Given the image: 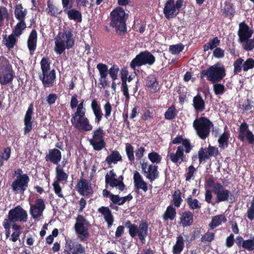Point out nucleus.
<instances>
[{"instance_id":"22","label":"nucleus","mask_w":254,"mask_h":254,"mask_svg":"<svg viewBox=\"0 0 254 254\" xmlns=\"http://www.w3.org/2000/svg\"><path fill=\"white\" fill-rule=\"evenodd\" d=\"M91 108L95 116V123L99 124L101 122L104 115L102 111L100 102L97 99L94 98L92 100Z\"/></svg>"},{"instance_id":"25","label":"nucleus","mask_w":254,"mask_h":254,"mask_svg":"<svg viewBox=\"0 0 254 254\" xmlns=\"http://www.w3.org/2000/svg\"><path fill=\"white\" fill-rule=\"evenodd\" d=\"M133 183L135 189L139 190H142L144 192L148 190L147 184L145 182L140 173L135 171L133 173Z\"/></svg>"},{"instance_id":"53","label":"nucleus","mask_w":254,"mask_h":254,"mask_svg":"<svg viewBox=\"0 0 254 254\" xmlns=\"http://www.w3.org/2000/svg\"><path fill=\"white\" fill-rule=\"evenodd\" d=\"M177 111L174 105L169 107L164 114L165 119L168 120H172L177 115Z\"/></svg>"},{"instance_id":"21","label":"nucleus","mask_w":254,"mask_h":254,"mask_svg":"<svg viewBox=\"0 0 254 254\" xmlns=\"http://www.w3.org/2000/svg\"><path fill=\"white\" fill-rule=\"evenodd\" d=\"M235 243L239 249L243 248L249 252L254 251V236L252 239L244 240L241 236H238Z\"/></svg>"},{"instance_id":"9","label":"nucleus","mask_w":254,"mask_h":254,"mask_svg":"<svg viewBox=\"0 0 254 254\" xmlns=\"http://www.w3.org/2000/svg\"><path fill=\"white\" fill-rule=\"evenodd\" d=\"M90 225L88 221L81 215H78L76 218L74 230L78 238L81 242H85L89 237L88 227Z\"/></svg>"},{"instance_id":"38","label":"nucleus","mask_w":254,"mask_h":254,"mask_svg":"<svg viewBox=\"0 0 254 254\" xmlns=\"http://www.w3.org/2000/svg\"><path fill=\"white\" fill-rule=\"evenodd\" d=\"M56 172V181L59 182H66L68 178V174L65 173L62 167L58 165L55 169Z\"/></svg>"},{"instance_id":"51","label":"nucleus","mask_w":254,"mask_h":254,"mask_svg":"<svg viewBox=\"0 0 254 254\" xmlns=\"http://www.w3.org/2000/svg\"><path fill=\"white\" fill-rule=\"evenodd\" d=\"M9 18V14L7 8L3 6L0 7V30H1L3 26H4V20L6 19L8 20Z\"/></svg>"},{"instance_id":"59","label":"nucleus","mask_w":254,"mask_h":254,"mask_svg":"<svg viewBox=\"0 0 254 254\" xmlns=\"http://www.w3.org/2000/svg\"><path fill=\"white\" fill-rule=\"evenodd\" d=\"M148 158L152 163L159 164L162 160L161 156L155 151L149 153Z\"/></svg>"},{"instance_id":"57","label":"nucleus","mask_w":254,"mask_h":254,"mask_svg":"<svg viewBox=\"0 0 254 254\" xmlns=\"http://www.w3.org/2000/svg\"><path fill=\"white\" fill-rule=\"evenodd\" d=\"M90 144L92 146L93 149L96 151H100L106 146L104 140L99 141L89 140Z\"/></svg>"},{"instance_id":"4","label":"nucleus","mask_w":254,"mask_h":254,"mask_svg":"<svg viewBox=\"0 0 254 254\" xmlns=\"http://www.w3.org/2000/svg\"><path fill=\"white\" fill-rule=\"evenodd\" d=\"M206 184L209 188H213V193L216 195V203L228 201L229 198L232 200L234 197V194L229 190L225 189L221 183L215 182L212 178L208 179Z\"/></svg>"},{"instance_id":"39","label":"nucleus","mask_w":254,"mask_h":254,"mask_svg":"<svg viewBox=\"0 0 254 254\" xmlns=\"http://www.w3.org/2000/svg\"><path fill=\"white\" fill-rule=\"evenodd\" d=\"M176 209L172 205H169L162 215V219L164 221L168 220H173L176 216Z\"/></svg>"},{"instance_id":"42","label":"nucleus","mask_w":254,"mask_h":254,"mask_svg":"<svg viewBox=\"0 0 254 254\" xmlns=\"http://www.w3.org/2000/svg\"><path fill=\"white\" fill-rule=\"evenodd\" d=\"M172 202L177 208L180 207L183 199L182 198V192L179 189L175 190L172 195Z\"/></svg>"},{"instance_id":"32","label":"nucleus","mask_w":254,"mask_h":254,"mask_svg":"<svg viewBox=\"0 0 254 254\" xmlns=\"http://www.w3.org/2000/svg\"><path fill=\"white\" fill-rule=\"evenodd\" d=\"M172 142L174 144L182 143L186 153H190L192 148V146L191 145L190 140L188 139H184L181 135H177Z\"/></svg>"},{"instance_id":"46","label":"nucleus","mask_w":254,"mask_h":254,"mask_svg":"<svg viewBox=\"0 0 254 254\" xmlns=\"http://www.w3.org/2000/svg\"><path fill=\"white\" fill-rule=\"evenodd\" d=\"M26 28L25 21H19L15 26L12 30V34L16 37H19L22 34L23 30Z\"/></svg>"},{"instance_id":"64","label":"nucleus","mask_w":254,"mask_h":254,"mask_svg":"<svg viewBox=\"0 0 254 254\" xmlns=\"http://www.w3.org/2000/svg\"><path fill=\"white\" fill-rule=\"evenodd\" d=\"M196 172V169L193 165H190L188 168V171L185 174L186 181H190L191 179H193L194 174Z\"/></svg>"},{"instance_id":"8","label":"nucleus","mask_w":254,"mask_h":254,"mask_svg":"<svg viewBox=\"0 0 254 254\" xmlns=\"http://www.w3.org/2000/svg\"><path fill=\"white\" fill-rule=\"evenodd\" d=\"M185 5V0H167L163 8L165 17L167 19L176 17Z\"/></svg>"},{"instance_id":"44","label":"nucleus","mask_w":254,"mask_h":254,"mask_svg":"<svg viewBox=\"0 0 254 254\" xmlns=\"http://www.w3.org/2000/svg\"><path fill=\"white\" fill-rule=\"evenodd\" d=\"M46 10L48 14L55 17L57 16L58 14H61L62 12V10L59 11L58 7L53 4V1L51 0L47 1V8Z\"/></svg>"},{"instance_id":"31","label":"nucleus","mask_w":254,"mask_h":254,"mask_svg":"<svg viewBox=\"0 0 254 254\" xmlns=\"http://www.w3.org/2000/svg\"><path fill=\"white\" fill-rule=\"evenodd\" d=\"M145 85L151 92L155 93L159 90V83L154 74H150L146 77Z\"/></svg>"},{"instance_id":"27","label":"nucleus","mask_w":254,"mask_h":254,"mask_svg":"<svg viewBox=\"0 0 254 254\" xmlns=\"http://www.w3.org/2000/svg\"><path fill=\"white\" fill-rule=\"evenodd\" d=\"M72 125L77 130L83 132L91 131L93 128V126L90 124V121L87 117Z\"/></svg>"},{"instance_id":"20","label":"nucleus","mask_w":254,"mask_h":254,"mask_svg":"<svg viewBox=\"0 0 254 254\" xmlns=\"http://www.w3.org/2000/svg\"><path fill=\"white\" fill-rule=\"evenodd\" d=\"M30 204V212L32 217L35 219L40 217L45 208L44 200L42 198H38L35 200L34 204Z\"/></svg>"},{"instance_id":"2","label":"nucleus","mask_w":254,"mask_h":254,"mask_svg":"<svg viewBox=\"0 0 254 254\" xmlns=\"http://www.w3.org/2000/svg\"><path fill=\"white\" fill-rule=\"evenodd\" d=\"M110 26L115 28L120 35H124L127 32V18L124 9L121 7L116 8L110 13Z\"/></svg>"},{"instance_id":"11","label":"nucleus","mask_w":254,"mask_h":254,"mask_svg":"<svg viewBox=\"0 0 254 254\" xmlns=\"http://www.w3.org/2000/svg\"><path fill=\"white\" fill-rule=\"evenodd\" d=\"M27 216L26 211L19 205L10 210L8 214V217L12 221V223L25 222L27 220Z\"/></svg>"},{"instance_id":"30","label":"nucleus","mask_w":254,"mask_h":254,"mask_svg":"<svg viewBox=\"0 0 254 254\" xmlns=\"http://www.w3.org/2000/svg\"><path fill=\"white\" fill-rule=\"evenodd\" d=\"M192 105L196 112H201L205 109V103L200 93L193 97Z\"/></svg>"},{"instance_id":"35","label":"nucleus","mask_w":254,"mask_h":254,"mask_svg":"<svg viewBox=\"0 0 254 254\" xmlns=\"http://www.w3.org/2000/svg\"><path fill=\"white\" fill-rule=\"evenodd\" d=\"M180 220L183 227L190 226L193 221V215L190 211H184L182 212Z\"/></svg>"},{"instance_id":"6","label":"nucleus","mask_w":254,"mask_h":254,"mask_svg":"<svg viewBox=\"0 0 254 254\" xmlns=\"http://www.w3.org/2000/svg\"><path fill=\"white\" fill-rule=\"evenodd\" d=\"M213 127V123L204 117L197 118L193 122V127L196 134L203 140L205 139L209 135L210 129Z\"/></svg>"},{"instance_id":"18","label":"nucleus","mask_w":254,"mask_h":254,"mask_svg":"<svg viewBox=\"0 0 254 254\" xmlns=\"http://www.w3.org/2000/svg\"><path fill=\"white\" fill-rule=\"evenodd\" d=\"M253 33V30L245 22L240 23L237 34L238 42L245 41L248 38H251Z\"/></svg>"},{"instance_id":"58","label":"nucleus","mask_w":254,"mask_h":254,"mask_svg":"<svg viewBox=\"0 0 254 254\" xmlns=\"http://www.w3.org/2000/svg\"><path fill=\"white\" fill-rule=\"evenodd\" d=\"M213 89L215 94L216 95H222L226 91L225 86L223 84L218 83V82L213 83Z\"/></svg>"},{"instance_id":"7","label":"nucleus","mask_w":254,"mask_h":254,"mask_svg":"<svg viewBox=\"0 0 254 254\" xmlns=\"http://www.w3.org/2000/svg\"><path fill=\"white\" fill-rule=\"evenodd\" d=\"M219 154L218 149L216 146L210 144L207 147H201L198 151L197 155H193L191 157L192 163L198 159L199 164H203L206 162V160L210 159L211 157H216Z\"/></svg>"},{"instance_id":"1","label":"nucleus","mask_w":254,"mask_h":254,"mask_svg":"<svg viewBox=\"0 0 254 254\" xmlns=\"http://www.w3.org/2000/svg\"><path fill=\"white\" fill-rule=\"evenodd\" d=\"M74 43L72 30L70 28L64 29L63 32H59L55 38L54 51L61 55L66 49H71Z\"/></svg>"},{"instance_id":"10","label":"nucleus","mask_w":254,"mask_h":254,"mask_svg":"<svg viewBox=\"0 0 254 254\" xmlns=\"http://www.w3.org/2000/svg\"><path fill=\"white\" fill-rule=\"evenodd\" d=\"M155 62V58L153 55L146 50L140 52L132 59L130 63V67L135 69L136 67H140L143 65H151L154 64Z\"/></svg>"},{"instance_id":"63","label":"nucleus","mask_w":254,"mask_h":254,"mask_svg":"<svg viewBox=\"0 0 254 254\" xmlns=\"http://www.w3.org/2000/svg\"><path fill=\"white\" fill-rule=\"evenodd\" d=\"M247 216L248 219L251 221L254 220V195L250 202V206L247 210Z\"/></svg>"},{"instance_id":"3","label":"nucleus","mask_w":254,"mask_h":254,"mask_svg":"<svg viewBox=\"0 0 254 254\" xmlns=\"http://www.w3.org/2000/svg\"><path fill=\"white\" fill-rule=\"evenodd\" d=\"M219 63L209 66L206 69L202 70L200 73V77H206L208 81L212 83L219 82L226 76V70L222 65L220 66Z\"/></svg>"},{"instance_id":"5","label":"nucleus","mask_w":254,"mask_h":254,"mask_svg":"<svg viewBox=\"0 0 254 254\" xmlns=\"http://www.w3.org/2000/svg\"><path fill=\"white\" fill-rule=\"evenodd\" d=\"M125 226L128 229V233L131 238H134L138 236L142 243H145V238L148 234V225L146 221L141 220L138 226L135 224H132L130 221L127 220L125 223Z\"/></svg>"},{"instance_id":"55","label":"nucleus","mask_w":254,"mask_h":254,"mask_svg":"<svg viewBox=\"0 0 254 254\" xmlns=\"http://www.w3.org/2000/svg\"><path fill=\"white\" fill-rule=\"evenodd\" d=\"M104 130L101 127H99L93 131L92 138L89 140L99 141L104 140Z\"/></svg>"},{"instance_id":"24","label":"nucleus","mask_w":254,"mask_h":254,"mask_svg":"<svg viewBox=\"0 0 254 254\" xmlns=\"http://www.w3.org/2000/svg\"><path fill=\"white\" fill-rule=\"evenodd\" d=\"M97 68L99 70L100 76V84L105 88L108 85L107 76L109 73L108 66L106 64L99 63L97 65Z\"/></svg>"},{"instance_id":"56","label":"nucleus","mask_w":254,"mask_h":254,"mask_svg":"<svg viewBox=\"0 0 254 254\" xmlns=\"http://www.w3.org/2000/svg\"><path fill=\"white\" fill-rule=\"evenodd\" d=\"M184 45L180 43L176 45H172L169 46V51L172 55L179 54L184 49Z\"/></svg>"},{"instance_id":"23","label":"nucleus","mask_w":254,"mask_h":254,"mask_svg":"<svg viewBox=\"0 0 254 254\" xmlns=\"http://www.w3.org/2000/svg\"><path fill=\"white\" fill-rule=\"evenodd\" d=\"M62 159V153L60 150L57 148L50 149L48 153L46 155L45 160L50 161L54 164L59 165V162Z\"/></svg>"},{"instance_id":"29","label":"nucleus","mask_w":254,"mask_h":254,"mask_svg":"<svg viewBox=\"0 0 254 254\" xmlns=\"http://www.w3.org/2000/svg\"><path fill=\"white\" fill-rule=\"evenodd\" d=\"M64 12L67 14L69 20H73L78 23H80L82 20V15L81 12L75 8L64 9Z\"/></svg>"},{"instance_id":"61","label":"nucleus","mask_w":254,"mask_h":254,"mask_svg":"<svg viewBox=\"0 0 254 254\" xmlns=\"http://www.w3.org/2000/svg\"><path fill=\"white\" fill-rule=\"evenodd\" d=\"M254 68V59L252 58H248L243 62V71L247 72Z\"/></svg>"},{"instance_id":"14","label":"nucleus","mask_w":254,"mask_h":254,"mask_svg":"<svg viewBox=\"0 0 254 254\" xmlns=\"http://www.w3.org/2000/svg\"><path fill=\"white\" fill-rule=\"evenodd\" d=\"M76 188L79 193L84 196H92L94 192L90 182L82 177L79 180Z\"/></svg>"},{"instance_id":"12","label":"nucleus","mask_w":254,"mask_h":254,"mask_svg":"<svg viewBox=\"0 0 254 254\" xmlns=\"http://www.w3.org/2000/svg\"><path fill=\"white\" fill-rule=\"evenodd\" d=\"M30 178L28 176L16 178L12 182L11 187L14 191L22 194L27 190Z\"/></svg>"},{"instance_id":"62","label":"nucleus","mask_w":254,"mask_h":254,"mask_svg":"<svg viewBox=\"0 0 254 254\" xmlns=\"http://www.w3.org/2000/svg\"><path fill=\"white\" fill-rule=\"evenodd\" d=\"M119 71V66L117 64H114L109 69V74L113 81L118 78V74Z\"/></svg>"},{"instance_id":"48","label":"nucleus","mask_w":254,"mask_h":254,"mask_svg":"<svg viewBox=\"0 0 254 254\" xmlns=\"http://www.w3.org/2000/svg\"><path fill=\"white\" fill-rule=\"evenodd\" d=\"M230 137V132L229 131H224L218 138V142L219 146L221 148H224L225 146L227 147L228 145V140Z\"/></svg>"},{"instance_id":"43","label":"nucleus","mask_w":254,"mask_h":254,"mask_svg":"<svg viewBox=\"0 0 254 254\" xmlns=\"http://www.w3.org/2000/svg\"><path fill=\"white\" fill-rule=\"evenodd\" d=\"M86 113V111H85L76 110L71 116L70 122L71 124H75L76 123L87 117Z\"/></svg>"},{"instance_id":"45","label":"nucleus","mask_w":254,"mask_h":254,"mask_svg":"<svg viewBox=\"0 0 254 254\" xmlns=\"http://www.w3.org/2000/svg\"><path fill=\"white\" fill-rule=\"evenodd\" d=\"M220 41L217 37H214L203 46V51L206 52L209 50L216 48L220 44Z\"/></svg>"},{"instance_id":"60","label":"nucleus","mask_w":254,"mask_h":254,"mask_svg":"<svg viewBox=\"0 0 254 254\" xmlns=\"http://www.w3.org/2000/svg\"><path fill=\"white\" fill-rule=\"evenodd\" d=\"M50 59L48 57H44L40 62L41 69L42 72L49 71L50 69Z\"/></svg>"},{"instance_id":"50","label":"nucleus","mask_w":254,"mask_h":254,"mask_svg":"<svg viewBox=\"0 0 254 254\" xmlns=\"http://www.w3.org/2000/svg\"><path fill=\"white\" fill-rule=\"evenodd\" d=\"M245 51H253L254 49V39L248 38L245 41L239 42Z\"/></svg>"},{"instance_id":"13","label":"nucleus","mask_w":254,"mask_h":254,"mask_svg":"<svg viewBox=\"0 0 254 254\" xmlns=\"http://www.w3.org/2000/svg\"><path fill=\"white\" fill-rule=\"evenodd\" d=\"M34 105L33 103H31L28 108L25 114L23 122L24 127L23 128L24 134L26 135L29 133L32 129L34 126Z\"/></svg>"},{"instance_id":"26","label":"nucleus","mask_w":254,"mask_h":254,"mask_svg":"<svg viewBox=\"0 0 254 254\" xmlns=\"http://www.w3.org/2000/svg\"><path fill=\"white\" fill-rule=\"evenodd\" d=\"M144 176L152 183L159 177V172L158 170V166L153 164H149L147 170L143 174Z\"/></svg>"},{"instance_id":"19","label":"nucleus","mask_w":254,"mask_h":254,"mask_svg":"<svg viewBox=\"0 0 254 254\" xmlns=\"http://www.w3.org/2000/svg\"><path fill=\"white\" fill-rule=\"evenodd\" d=\"M185 148L182 145L178 146L175 153L172 152L169 154L168 157L174 163L179 165L183 162L187 161L186 155L184 154Z\"/></svg>"},{"instance_id":"54","label":"nucleus","mask_w":254,"mask_h":254,"mask_svg":"<svg viewBox=\"0 0 254 254\" xmlns=\"http://www.w3.org/2000/svg\"><path fill=\"white\" fill-rule=\"evenodd\" d=\"M125 151L128 161L133 162L134 161V147L130 143L126 144Z\"/></svg>"},{"instance_id":"36","label":"nucleus","mask_w":254,"mask_h":254,"mask_svg":"<svg viewBox=\"0 0 254 254\" xmlns=\"http://www.w3.org/2000/svg\"><path fill=\"white\" fill-rule=\"evenodd\" d=\"M226 221L227 218L224 215H215L212 218L211 221L209 224V229L213 230L216 227L221 225L222 222L225 223Z\"/></svg>"},{"instance_id":"41","label":"nucleus","mask_w":254,"mask_h":254,"mask_svg":"<svg viewBox=\"0 0 254 254\" xmlns=\"http://www.w3.org/2000/svg\"><path fill=\"white\" fill-rule=\"evenodd\" d=\"M185 247L184 240L181 235L177 237L176 244L173 247V253L174 254H179L183 250Z\"/></svg>"},{"instance_id":"28","label":"nucleus","mask_w":254,"mask_h":254,"mask_svg":"<svg viewBox=\"0 0 254 254\" xmlns=\"http://www.w3.org/2000/svg\"><path fill=\"white\" fill-rule=\"evenodd\" d=\"M98 211L103 215L105 221L107 223L108 228H110L114 220L111 210L107 206H101L98 208Z\"/></svg>"},{"instance_id":"15","label":"nucleus","mask_w":254,"mask_h":254,"mask_svg":"<svg viewBox=\"0 0 254 254\" xmlns=\"http://www.w3.org/2000/svg\"><path fill=\"white\" fill-rule=\"evenodd\" d=\"M65 247L67 250H64V254H85L86 250L84 246L77 242H72L71 240L66 241Z\"/></svg>"},{"instance_id":"16","label":"nucleus","mask_w":254,"mask_h":254,"mask_svg":"<svg viewBox=\"0 0 254 254\" xmlns=\"http://www.w3.org/2000/svg\"><path fill=\"white\" fill-rule=\"evenodd\" d=\"M5 62V64L2 65V67L6 73L0 76V83L1 85H6L11 82L14 77V71L12 65L6 59Z\"/></svg>"},{"instance_id":"49","label":"nucleus","mask_w":254,"mask_h":254,"mask_svg":"<svg viewBox=\"0 0 254 254\" xmlns=\"http://www.w3.org/2000/svg\"><path fill=\"white\" fill-rule=\"evenodd\" d=\"M239 131L240 133L238 136V138L241 141L243 142L245 140V134L247 133L248 131L251 130L249 129L248 125L246 122H244L240 125Z\"/></svg>"},{"instance_id":"40","label":"nucleus","mask_w":254,"mask_h":254,"mask_svg":"<svg viewBox=\"0 0 254 254\" xmlns=\"http://www.w3.org/2000/svg\"><path fill=\"white\" fill-rule=\"evenodd\" d=\"M17 39L16 36L12 34L8 35L7 37L6 35H3V42L4 45L9 49H13L14 46L16 44Z\"/></svg>"},{"instance_id":"34","label":"nucleus","mask_w":254,"mask_h":254,"mask_svg":"<svg viewBox=\"0 0 254 254\" xmlns=\"http://www.w3.org/2000/svg\"><path fill=\"white\" fill-rule=\"evenodd\" d=\"M27 14V10L26 8H24L21 3H19L15 6V17L19 21H25Z\"/></svg>"},{"instance_id":"47","label":"nucleus","mask_w":254,"mask_h":254,"mask_svg":"<svg viewBox=\"0 0 254 254\" xmlns=\"http://www.w3.org/2000/svg\"><path fill=\"white\" fill-rule=\"evenodd\" d=\"M186 201L190 209H199L201 208V204L199 201L196 198L193 199L191 195L187 197Z\"/></svg>"},{"instance_id":"37","label":"nucleus","mask_w":254,"mask_h":254,"mask_svg":"<svg viewBox=\"0 0 254 254\" xmlns=\"http://www.w3.org/2000/svg\"><path fill=\"white\" fill-rule=\"evenodd\" d=\"M225 6L222 9L223 14L225 17H229L231 19L235 14L236 11L235 8L233 3L225 1Z\"/></svg>"},{"instance_id":"33","label":"nucleus","mask_w":254,"mask_h":254,"mask_svg":"<svg viewBox=\"0 0 254 254\" xmlns=\"http://www.w3.org/2000/svg\"><path fill=\"white\" fill-rule=\"evenodd\" d=\"M122 156L117 150H113L111 151V154L109 155L106 158L105 161L111 167L112 163L116 164L119 161H122Z\"/></svg>"},{"instance_id":"17","label":"nucleus","mask_w":254,"mask_h":254,"mask_svg":"<svg viewBox=\"0 0 254 254\" xmlns=\"http://www.w3.org/2000/svg\"><path fill=\"white\" fill-rule=\"evenodd\" d=\"M56 78V70L53 69L50 71L42 72L39 75V78L42 81L44 87H52L54 85Z\"/></svg>"},{"instance_id":"52","label":"nucleus","mask_w":254,"mask_h":254,"mask_svg":"<svg viewBox=\"0 0 254 254\" xmlns=\"http://www.w3.org/2000/svg\"><path fill=\"white\" fill-rule=\"evenodd\" d=\"M244 60L242 58L236 59L233 64L234 74H238L242 70H243Z\"/></svg>"}]
</instances>
